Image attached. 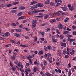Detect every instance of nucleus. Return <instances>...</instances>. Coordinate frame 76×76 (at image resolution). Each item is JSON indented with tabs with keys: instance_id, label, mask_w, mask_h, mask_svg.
<instances>
[{
	"instance_id": "1",
	"label": "nucleus",
	"mask_w": 76,
	"mask_h": 76,
	"mask_svg": "<svg viewBox=\"0 0 76 76\" xmlns=\"http://www.w3.org/2000/svg\"><path fill=\"white\" fill-rule=\"evenodd\" d=\"M31 72V70L29 68H28L26 69L25 72L26 76H28V72Z\"/></svg>"
},
{
	"instance_id": "2",
	"label": "nucleus",
	"mask_w": 76,
	"mask_h": 76,
	"mask_svg": "<svg viewBox=\"0 0 76 76\" xmlns=\"http://www.w3.org/2000/svg\"><path fill=\"white\" fill-rule=\"evenodd\" d=\"M45 11V10H34L33 11L34 13H38L39 12H44Z\"/></svg>"
},
{
	"instance_id": "3",
	"label": "nucleus",
	"mask_w": 76,
	"mask_h": 76,
	"mask_svg": "<svg viewBox=\"0 0 76 76\" xmlns=\"http://www.w3.org/2000/svg\"><path fill=\"white\" fill-rule=\"evenodd\" d=\"M58 27L59 29H63V25L61 23H60L58 25Z\"/></svg>"
},
{
	"instance_id": "4",
	"label": "nucleus",
	"mask_w": 76,
	"mask_h": 76,
	"mask_svg": "<svg viewBox=\"0 0 76 76\" xmlns=\"http://www.w3.org/2000/svg\"><path fill=\"white\" fill-rule=\"evenodd\" d=\"M46 76H53V75L48 72H46L45 73Z\"/></svg>"
},
{
	"instance_id": "5",
	"label": "nucleus",
	"mask_w": 76,
	"mask_h": 76,
	"mask_svg": "<svg viewBox=\"0 0 76 76\" xmlns=\"http://www.w3.org/2000/svg\"><path fill=\"white\" fill-rule=\"evenodd\" d=\"M60 44L61 46H63L64 47H66V43H64L63 42H61Z\"/></svg>"
},
{
	"instance_id": "6",
	"label": "nucleus",
	"mask_w": 76,
	"mask_h": 76,
	"mask_svg": "<svg viewBox=\"0 0 76 76\" xmlns=\"http://www.w3.org/2000/svg\"><path fill=\"white\" fill-rule=\"evenodd\" d=\"M37 5H34L32 6V7L30 8V9L31 10H34V9H35V8H37Z\"/></svg>"
},
{
	"instance_id": "7",
	"label": "nucleus",
	"mask_w": 76,
	"mask_h": 76,
	"mask_svg": "<svg viewBox=\"0 0 76 76\" xmlns=\"http://www.w3.org/2000/svg\"><path fill=\"white\" fill-rule=\"evenodd\" d=\"M56 14L54 13L51 14L50 16V18H52L55 17V16H56Z\"/></svg>"
},
{
	"instance_id": "8",
	"label": "nucleus",
	"mask_w": 76,
	"mask_h": 76,
	"mask_svg": "<svg viewBox=\"0 0 76 76\" xmlns=\"http://www.w3.org/2000/svg\"><path fill=\"white\" fill-rule=\"evenodd\" d=\"M37 6L39 7H44V5H43V4L41 3L38 4Z\"/></svg>"
},
{
	"instance_id": "9",
	"label": "nucleus",
	"mask_w": 76,
	"mask_h": 76,
	"mask_svg": "<svg viewBox=\"0 0 76 76\" xmlns=\"http://www.w3.org/2000/svg\"><path fill=\"white\" fill-rule=\"evenodd\" d=\"M44 53V52L42 50H41L39 51L38 53L39 55H42Z\"/></svg>"
},
{
	"instance_id": "10",
	"label": "nucleus",
	"mask_w": 76,
	"mask_h": 76,
	"mask_svg": "<svg viewBox=\"0 0 76 76\" xmlns=\"http://www.w3.org/2000/svg\"><path fill=\"white\" fill-rule=\"evenodd\" d=\"M75 51L74 50H72V51L70 52V53L71 55H73L74 54H75Z\"/></svg>"
},
{
	"instance_id": "11",
	"label": "nucleus",
	"mask_w": 76,
	"mask_h": 76,
	"mask_svg": "<svg viewBox=\"0 0 76 76\" xmlns=\"http://www.w3.org/2000/svg\"><path fill=\"white\" fill-rule=\"evenodd\" d=\"M69 19L68 18H65L64 20V22L65 23H67L68 21H69Z\"/></svg>"
},
{
	"instance_id": "12",
	"label": "nucleus",
	"mask_w": 76,
	"mask_h": 76,
	"mask_svg": "<svg viewBox=\"0 0 76 76\" xmlns=\"http://www.w3.org/2000/svg\"><path fill=\"white\" fill-rule=\"evenodd\" d=\"M48 18H49V15H46L44 16V18L45 19H47Z\"/></svg>"
},
{
	"instance_id": "13",
	"label": "nucleus",
	"mask_w": 76,
	"mask_h": 76,
	"mask_svg": "<svg viewBox=\"0 0 76 76\" xmlns=\"http://www.w3.org/2000/svg\"><path fill=\"white\" fill-rule=\"evenodd\" d=\"M11 60L12 61H14L15 60V58H16L15 57V56H11Z\"/></svg>"
},
{
	"instance_id": "14",
	"label": "nucleus",
	"mask_w": 76,
	"mask_h": 76,
	"mask_svg": "<svg viewBox=\"0 0 76 76\" xmlns=\"http://www.w3.org/2000/svg\"><path fill=\"white\" fill-rule=\"evenodd\" d=\"M36 3H37V2L35 1H32L30 5H34V4H35Z\"/></svg>"
},
{
	"instance_id": "15",
	"label": "nucleus",
	"mask_w": 76,
	"mask_h": 76,
	"mask_svg": "<svg viewBox=\"0 0 76 76\" xmlns=\"http://www.w3.org/2000/svg\"><path fill=\"white\" fill-rule=\"evenodd\" d=\"M16 31L17 32H20L22 31V30L19 28H18L16 30Z\"/></svg>"
},
{
	"instance_id": "16",
	"label": "nucleus",
	"mask_w": 76,
	"mask_h": 76,
	"mask_svg": "<svg viewBox=\"0 0 76 76\" xmlns=\"http://www.w3.org/2000/svg\"><path fill=\"white\" fill-rule=\"evenodd\" d=\"M57 52H58L59 56L60 57L61 56V51H60L59 50H58Z\"/></svg>"
},
{
	"instance_id": "17",
	"label": "nucleus",
	"mask_w": 76,
	"mask_h": 76,
	"mask_svg": "<svg viewBox=\"0 0 76 76\" xmlns=\"http://www.w3.org/2000/svg\"><path fill=\"white\" fill-rule=\"evenodd\" d=\"M55 2L56 3H57L58 2H60L61 3H62V1L61 0H55Z\"/></svg>"
},
{
	"instance_id": "18",
	"label": "nucleus",
	"mask_w": 76,
	"mask_h": 76,
	"mask_svg": "<svg viewBox=\"0 0 76 76\" xmlns=\"http://www.w3.org/2000/svg\"><path fill=\"white\" fill-rule=\"evenodd\" d=\"M34 11H33V12H29L28 13V15H33L34 13ZM34 13H37V12H34Z\"/></svg>"
},
{
	"instance_id": "19",
	"label": "nucleus",
	"mask_w": 76,
	"mask_h": 76,
	"mask_svg": "<svg viewBox=\"0 0 76 76\" xmlns=\"http://www.w3.org/2000/svg\"><path fill=\"white\" fill-rule=\"evenodd\" d=\"M19 9L20 10H24V9H25V7L21 6L20 7Z\"/></svg>"
},
{
	"instance_id": "20",
	"label": "nucleus",
	"mask_w": 76,
	"mask_h": 76,
	"mask_svg": "<svg viewBox=\"0 0 76 76\" xmlns=\"http://www.w3.org/2000/svg\"><path fill=\"white\" fill-rule=\"evenodd\" d=\"M22 14H23V12H18V16H21Z\"/></svg>"
},
{
	"instance_id": "21",
	"label": "nucleus",
	"mask_w": 76,
	"mask_h": 76,
	"mask_svg": "<svg viewBox=\"0 0 76 76\" xmlns=\"http://www.w3.org/2000/svg\"><path fill=\"white\" fill-rule=\"evenodd\" d=\"M25 18V16H23L21 17H20L18 19V20H19L20 19H24V18Z\"/></svg>"
},
{
	"instance_id": "22",
	"label": "nucleus",
	"mask_w": 76,
	"mask_h": 76,
	"mask_svg": "<svg viewBox=\"0 0 76 76\" xmlns=\"http://www.w3.org/2000/svg\"><path fill=\"white\" fill-rule=\"evenodd\" d=\"M66 36L67 37H68L69 38H71V37H73V35L69 34L66 35Z\"/></svg>"
},
{
	"instance_id": "23",
	"label": "nucleus",
	"mask_w": 76,
	"mask_h": 76,
	"mask_svg": "<svg viewBox=\"0 0 76 76\" xmlns=\"http://www.w3.org/2000/svg\"><path fill=\"white\" fill-rule=\"evenodd\" d=\"M37 68L36 67H35L33 69V71L34 72H37Z\"/></svg>"
},
{
	"instance_id": "24",
	"label": "nucleus",
	"mask_w": 76,
	"mask_h": 76,
	"mask_svg": "<svg viewBox=\"0 0 76 76\" xmlns=\"http://www.w3.org/2000/svg\"><path fill=\"white\" fill-rule=\"evenodd\" d=\"M12 70L13 71L15 72L16 71V67L15 66L12 67Z\"/></svg>"
},
{
	"instance_id": "25",
	"label": "nucleus",
	"mask_w": 76,
	"mask_h": 76,
	"mask_svg": "<svg viewBox=\"0 0 76 76\" xmlns=\"http://www.w3.org/2000/svg\"><path fill=\"white\" fill-rule=\"evenodd\" d=\"M11 25L12 26H16L17 25L15 23H12L11 24Z\"/></svg>"
},
{
	"instance_id": "26",
	"label": "nucleus",
	"mask_w": 76,
	"mask_h": 76,
	"mask_svg": "<svg viewBox=\"0 0 76 76\" xmlns=\"http://www.w3.org/2000/svg\"><path fill=\"white\" fill-rule=\"evenodd\" d=\"M17 12V10H14L11 11L12 12V13L13 14L16 13Z\"/></svg>"
},
{
	"instance_id": "27",
	"label": "nucleus",
	"mask_w": 76,
	"mask_h": 76,
	"mask_svg": "<svg viewBox=\"0 0 76 76\" xmlns=\"http://www.w3.org/2000/svg\"><path fill=\"white\" fill-rule=\"evenodd\" d=\"M61 9H62V10H63L64 11H66V10H67V9L65 7H61Z\"/></svg>"
},
{
	"instance_id": "28",
	"label": "nucleus",
	"mask_w": 76,
	"mask_h": 76,
	"mask_svg": "<svg viewBox=\"0 0 76 76\" xmlns=\"http://www.w3.org/2000/svg\"><path fill=\"white\" fill-rule=\"evenodd\" d=\"M43 63L45 66H47V61H43Z\"/></svg>"
},
{
	"instance_id": "29",
	"label": "nucleus",
	"mask_w": 76,
	"mask_h": 76,
	"mask_svg": "<svg viewBox=\"0 0 76 76\" xmlns=\"http://www.w3.org/2000/svg\"><path fill=\"white\" fill-rule=\"evenodd\" d=\"M72 7H73L74 9H76V4H72Z\"/></svg>"
},
{
	"instance_id": "30",
	"label": "nucleus",
	"mask_w": 76,
	"mask_h": 76,
	"mask_svg": "<svg viewBox=\"0 0 76 76\" xmlns=\"http://www.w3.org/2000/svg\"><path fill=\"white\" fill-rule=\"evenodd\" d=\"M63 53L64 55H66V51L65 50H64L63 51Z\"/></svg>"
},
{
	"instance_id": "31",
	"label": "nucleus",
	"mask_w": 76,
	"mask_h": 76,
	"mask_svg": "<svg viewBox=\"0 0 76 76\" xmlns=\"http://www.w3.org/2000/svg\"><path fill=\"white\" fill-rule=\"evenodd\" d=\"M50 3V1L49 0H47L45 1V4H49Z\"/></svg>"
},
{
	"instance_id": "32",
	"label": "nucleus",
	"mask_w": 76,
	"mask_h": 76,
	"mask_svg": "<svg viewBox=\"0 0 76 76\" xmlns=\"http://www.w3.org/2000/svg\"><path fill=\"white\" fill-rule=\"evenodd\" d=\"M31 58H32V56L31 55H29L28 58H27L28 60H31Z\"/></svg>"
},
{
	"instance_id": "33",
	"label": "nucleus",
	"mask_w": 76,
	"mask_h": 76,
	"mask_svg": "<svg viewBox=\"0 0 76 76\" xmlns=\"http://www.w3.org/2000/svg\"><path fill=\"white\" fill-rule=\"evenodd\" d=\"M69 32V31H64L63 34H68Z\"/></svg>"
},
{
	"instance_id": "34",
	"label": "nucleus",
	"mask_w": 76,
	"mask_h": 76,
	"mask_svg": "<svg viewBox=\"0 0 76 76\" xmlns=\"http://www.w3.org/2000/svg\"><path fill=\"white\" fill-rule=\"evenodd\" d=\"M10 42L12 43H13V44H16L15 42L13 40H10Z\"/></svg>"
},
{
	"instance_id": "35",
	"label": "nucleus",
	"mask_w": 76,
	"mask_h": 76,
	"mask_svg": "<svg viewBox=\"0 0 76 76\" xmlns=\"http://www.w3.org/2000/svg\"><path fill=\"white\" fill-rule=\"evenodd\" d=\"M10 35V33L9 32H7L5 34V36H9Z\"/></svg>"
},
{
	"instance_id": "36",
	"label": "nucleus",
	"mask_w": 76,
	"mask_h": 76,
	"mask_svg": "<svg viewBox=\"0 0 76 76\" xmlns=\"http://www.w3.org/2000/svg\"><path fill=\"white\" fill-rule=\"evenodd\" d=\"M71 75H72V72H71V71H69V72H68V76H71Z\"/></svg>"
},
{
	"instance_id": "37",
	"label": "nucleus",
	"mask_w": 76,
	"mask_h": 76,
	"mask_svg": "<svg viewBox=\"0 0 76 76\" xmlns=\"http://www.w3.org/2000/svg\"><path fill=\"white\" fill-rule=\"evenodd\" d=\"M48 50H51L52 48V47L51 46H48Z\"/></svg>"
},
{
	"instance_id": "38",
	"label": "nucleus",
	"mask_w": 76,
	"mask_h": 76,
	"mask_svg": "<svg viewBox=\"0 0 76 76\" xmlns=\"http://www.w3.org/2000/svg\"><path fill=\"white\" fill-rule=\"evenodd\" d=\"M15 35L16 37H20V35L19 34L17 33L15 34Z\"/></svg>"
},
{
	"instance_id": "39",
	"label": "nucleus",
	"mask_w": 76,
	"mask_h": 76,
	"mask_svg": "<svg viewBox=\"0 0 76 76\" xmlns=\"http://www.w3.org/2000/svg\"><path fill=\"white\" fill-rule=\"evenodd\" d=\"M32 24H36V20H33L32 22Z\"/></svg>"
},
{
	"instance_id": "40",
	"label": "nucleus",
	"mask_w": 76,
	"mask_h": 76,
	"mask_svg": "<svg viewBox=\"0 0 76 76\" xmlns=\"http://www.w3.org/2000/svg\"><path fill=\"white\" fill-rule=\"evenodd\" d=\"M54 3L51 2L50 3V5L51 6H53L54 5Z\"/></svg>"
},
{
	"instance_id": "41",
	"label": "nucleus",
	"mask_w": 76,
	"mask_h": 76,
	"mask_svg": "<svg viewBox=\"0 0 76 76\" xmlns=\"http://www.w3.org/2000/svg\"><path fill=\"white\" fill-rule=\"evenodd\" d=\"M23 29H25V30H26V31H30V29H29V28H23Z\"/></svg>"
},
{
	"instance_id": "42",
	"label": "nucleus",
	"mask_w": 76,
	"mask_h": 76,
	"mask_svg": "<svg viewBox=\"0 0 76 76\" xmlns=\"http://www.w3.org/2000/svg\"><path fill=\"white\" fill-rule=\"evenodd\" d=\"M69 9L70 10H71V11H72L73 10H74V8L73 7H71L69 8Z\"/></svg>"
},
{
	"instance_id": "43",
	"label": "nucleus",
	"mask_w": 76,
	"mask_h": 76,
	"mask_svg": "<svg viewBox=\"0 0 76 76\" xmlns=\"http://www.w3.org/2000/svg\"><path fill=\"white\" fill-rule=\"evenodd\" d=\"M37 37H35L34 38V41L35 42H36L37 41Z\"/></svg>"
},
{
	"instance_id": "44",
	"label": "nucleus",
	"mask_w": 76,
	"mask_h": 76,
	"mask_svg": "<svg viewBox=\"0 0 76 76\" xmlns=\"http://www.w3.org/2000/svg\"><path fill=\"white\" fill-rule=\"evenodd\" d=\"M0 35L2 37H4V34L3 32H1V33H0Z\"/></svg>"
},
{
	"instance_id": "45",
	"label": "nucleus",
	"mask_w": 76,
	"mask_h": 76,
	"mask_svg": "<svg viewBox=\"0 0 76 76\" xmlns=\"http://www.w3.org/2000/svg\"><path fill=\"white\" fill-rule=\"evenodd\" d=\"M13 4L14 5H16V4H19V2H13Z\"/></svg>"
},
{
	"instance_id": "46",
	"label": "nucleus",
	"mask_w": 76,
	"mask_h": 76,
	"mask_svg": "<svg viewBox=\"0 0 76 76\" xmlns=\"http://www.w3.org/2000/svg\"><path fill=\"white\" fill-rule=\"evenodd\" d=\"M10 65L11 67H13V64H12V63L10 61Z\"/></svg>"
},
{
	"instance_id": "47",
	"label": "nucleus",
	"mask_w": 76,
	"mask_h": 76,
	"mask_svg": "<svg viewBox=\"0 0 76 76\" xmlns=\"http://www.w3.org/2000/svg\"><path fill=\"white\" fill-rule=\"evenodd\" d=\"M56 32L57 33V34H60V31H59V30L57 29L56 30Z\"/></svg>"
},
{
	"instance_id": "48",
	"label": "nucleus",
	"mask_w": 76,
	"mask_h": 76,
	"mask_svg": "<svg viewBox=\"0 0 76 76\" xmlns=\"http://www.w3.org/2000/svg\"><path fill=\"white\" fill-rule=\"evenodd\" d=\"M7 7H12V5L11 4H7Z\"/></svg>"
},
{
	"instance_id": "49",
	"label": "nucleus",
	"mask_w": 76,
	"mask_h": 76,
	"mask_svg": "<svg viewBox=\"0 0 76 76\" xmlns=\"http://www.w3.org/2000/svg\"><path fill=\"white\" fill-rule=\"evenodd\" d=\"M19 70L20 71V72H24V73H25V71L22 69L20 68Z\"/></svg>"
},
{
	"instance_id": "50",
	"label": "nucleus",
	"mask_w": 76,
	"mask_h": 76,
	"mask_svg": "<svg viewBox=\"0 0 76 76\" xmlns=\"http://www.w3.org/2000/svg\"><path fill=\"white\" fill-rule=\"evenodd\" d=\"M68 68H70V67H71V64L69 63L68 64Z\"/></svg>"
},
{
	"instance_id": "51",
	"label": "nucleus",
	"mask_w": 76,
	"mask_h": 76,
	"mask_svg": "<svg viewBox=\"0 0 76 76\" xmlns=\"http://www.w3.org/2000/svg\"><path fill=\"white\" fill-rule=\"evenodd\" d=\"M60 39H63L64 38V36L63 35H61L60 37Z\"/></svg>"
},
{
	"instance_id": "52",
	"label": "nucleus",
	"mask_w": 76,
	"mask_h": 76,
	"mask_svg": "<svg viewBox=\"0 0 76 76\" xmlns=\"http://www.w3.org/2000/svg\"><path fill=\"white\" fill-rule=\"evenodd\" d=\"M3 6L4 7H5V6H7V3H4L3 4Z\"/></svg>"
},
{
	"instance_id": "53",
	"label": "nucleus",
	"mask_w": 76,
	"mask_h": 76,
	"mask_svg": "<svg viewBox=\"0 0 76 76\" xmlns=\"http://www.w3.org/2000/svg\"><path fill=\"white\" fill-rule=\"evenodd\" d=\"M17 65L18 66V67H20V62H19L18 63Z\"/></svg>"
},
{
	"instance_id": "54",
	"label": "nucleus",
	"mask_w": 76,
	"mask_h": 76,
	"mask_svg": "<svg viewBox=\"0 0 76 76\" xmlns=\"http://www.w3.org/2000/svg\"><path fill=\"white\" fill-rule=\"evenodd\" d=\"M13 56H17V53H13Z\"/></svg>"
},
{
	"instance_id": "55",
	"label": "nucleus",
	"mask_w": 76,
	"mask_h": 76,
	"mask_svg": "<svg viewBox=\"0 0 76 76\" xmlns=\"http://www.w3.org/2000/svg\"><path fill=\"white\" fill-rule=\"evenodd\" d=\"M36 27V25L35 24L33 25L32 26V28H34Z\"/></svg>"
},
{
	"instance_id": "56",
	"label": "nucleus",
	"mask_w": 76,
	"mask_h": 76,
	"mask_svg": "<svg viewBox=\"0 0 76 76\" xmlns=\"http://www.w3.org/2000/svg\"><path fill=\"white\" fill-rule=\"evenodd\" d=\"M40 39L42 41H44V38H40Z\"/></svg>"
},
{
	"instance_id": "57",
	"label": "nucleus",
	"mask_w": 76,
	"mask_h": 76,
	"mask_svg": "<svg viewBox=\"0 0 76 76\" xmlns=\"http://www.w3.org/2000/svg\"><path fill=\"white\" fill-rule=\"evenodd\" d=\"M40 34H41L42 37H44V34L43 32H40Z\"/></svg>"
},
{
	"instance_id": "58",
	"label": "nucleus",
	"mask_w": 76,
	"mask_h": 76,
	"mask_svg": "<svg viewBox=\"0 0 76 76\" xmlns=\"http://www.w3.org/2000/svg\"><path fill=\"white\" fill-rule=\"evenodd\" d=\"M60 5H61V4H60L59 3H57V5H56V6H59Z\"/></svg>"
},
{
	"instance_id": "59",
	"label": "nucleus",
	"mask_w": 76,
	"mask_h": 76,
	"mask_svg": "<svg viewBox=\"0 0 76 76\" xmlns=\"http://www.w3.org/2000/svg\"><path fill=\"white\" fill-rule=\"evenodd\" d=\"M20 45L21 47H26V46L25 45Z\"/></svg>"
},
{
	"instance_id": "60",
	"label": "nucleus",
	"mask_w": 76,
	"mask_h": 76,
	"mask_svg": "<svg viewBox=\"0 0 76 76\" xmlns=\"http://www.w3.org/2000/svg\"><path fill=\"white\" fill-rule=\"evenodd\" d=\"M47 25V23H44L41 24V26H45V25Z\"/></svg>"
},
{
	"instance_id": "61",
	"label": "nucleus",
	"mask_w": 76,
	"mask_h": 76,
	"mask_svg": "<svg viewBox=\"0 0 76 76\" xmlns=\"http://www.w3.org/2000/svg\"><path fill=\"white\" fill-rule=\"evenodd\" d=\"M25 38H26V39H29V36H26L25 37Z\"/></svg>"
},
{
	"instance_id": "62",
	"label": "nucleus",
	"mask_w": 76,
	"mask_h": 76,
	"mask_svg": "<svg viewBox=\"0 0 76 76\" xmlns=\"http://www.w3.org/2000/svg\"><path fill=\"white\" fill-rule=\"evenodd\" d=\"M20 66L21 68H22L23 67V65L22 64H21L20 65Z\"/></svg>"
},
{
	"instance_id": "63",
	"label": "nucleus",
	"mask_w": 76,
	"mask_h": 76,
	"mask_svg": "<svg viewBox=\"0 0 76 76\" xmlns=\"http://www.w3.org/2000/svg\"><path fill=\"white\" fill-rule=\"evenodd\" d=\"M72 28L73 29H76V26H72Z\"/></svg>"
},
{
	"instance_id": "64",
	"label": "nucleus",
	"mask_w": 76,
	"mask_h": 76,
	"mask_svg": "<svg viewBox=\"0 0 76 76\" xmlns=\"http://www.w3.org/2000/svg\"><path fill=\"white\" fill-rule=\"evenodd\" d=\"M47 55L48 57H51V54L50 53H48Z\"/></svg>"
}]
</instances>
